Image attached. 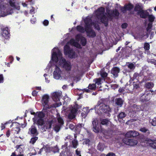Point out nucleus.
Returning <instances> with one entry per match:
<instances>
[{
  "label": "nucleus",
  "instance_id": "nucleus-57",
  "mask_svg": "<svg viewBox=\"0 0 156 156\" xmlns=\"http://www.w3.org/2000/svg\"><path fill=\"white\" fill-rule=\"evenodd\" d=\"M101 75L102 78H104L107 77L108 74L106 73L103 72L101 73Z\"/></svg>",
  "mask_w": 156,
  "mask_h": 156
},
{
  "label": "nucleus",
  "instance_id": "nucleus-10",
  "mask_svg": "<svg viewBox=\"0 0 156 156\" xmlns=\"http://www.w3.org/2000/svg\"><path fill=\"white\" fill-rule=\"evenodd\" d=\"M61 73L62 71L56 65L55 69L53 72L54 78L56 79H59L61 77Z\"/></svg>",
  "mask_w": 156,
  "mask_h": 156
},
{
  "label": "nucleus",
  "instance_id": "nucleus-52",
  "mask_svg": "<svg viewBox=\"0 0 156 156\" xmlns=\"http://www.w3.org/2000/svg\"><path fill=\"white\" fill-rule=\"evenodd\" d=\"M97 151V150L94 148H91L89 149V152L90 154H93V153Z\"/></svg>",
  "mask_w": 156,
  "mask_h": 156
},
{
  "label": "nucleus",
  "instance_id": "nucleus-39",
  "mask_svg": "<svg viewBox=\"0 0 156 156\" xmlns=\"http://www.w3.org/2000/svg\"><path fill=\"white\" fill-rule=\"evenodd\" d=\"M152 23H149L147 25V27L146 28L148 34H150L151 31V28L152 27Z\"/></svg>",
  "mask_w": 156,
  "mask_h": 156
},
{
  "label": "nucleus",
  "instance_id": "nucleus-62",
  "mask_svg": "<svg viewBox=\"0 0 156 156\" xmlns=\"http://www.w3.org/2000/svg\"><path fill=\"white\" fill-rule=\"evenodd\" d=\"M119 87V85L117 84H114L111 85V87L114 90L117 88Z\"/></svg>",
  "mask_w": 156,
  "mask_h": 156
},
{
  "label": "nucleus",
  "instance_id": "nucleus-63",
  "mask_svg": "<svg viewBox=\"0 0 156 156\" xmlns=\"http://www.w3.org/2000/svg\"><path fill=\"white\" fill-rule=\"evenodd\" d=\"M9 3L10 5L11 6L13 7H14V6H15V2H13L11 0H10L9 1Z\"/></svg>",
  "mask_w": 156,
  "mask_h": 156
},
{
  "label": "nucleus",
  "instance_id": "nucleus-35",
  "mask_svg": "<svg viewBox=\"0 0 156 156\" xmlns=\"http://www.w3.org/2000/svg\"><path fill=\"white\" fill-rule=\"evenodd\" d=\"M93 25L94 28L95 29H96L98 31L100 30V26L97 21H95L92 23V25Z\"/></svg>",
  "mask_w": 156,
  "mask_h": 156
},
{
  "label": "nucleus",
  "instance_id": "nucleus-46",
  "mask_svg": "<svg viewBox=\"0 0 156 156\" xmlns=\"http://www.w3.org/2000/svg\"><path fill=\"white\" fill-rule=\"evenodd\" d=\"M147 62L149 63L154 65H156V60L154 59L147 58Z\"/></svg>",
  "mask_w": 156,
  "mask_h": 156
},
{
  "label": "nucleus",
  "instance_id": "nucleus-41",
  "mask_svg": "<svg viewBox=\"0 0 156 156\" xmlns=\"http://www.w3.org/2000/svg\"><path fill=\"white\" fill-rule=\"evenodd\" d=\"M80 42L83 46H85L86 44V39L85 38V37H82L80 39Z\"/></svg>",
  "mask_w": 156,
  "mask_h": 156
},
{
  "label": "nucleus",
  "instance_id": "nucleus-27",
  "mask_svg": "<svg viewBox=\"0 0 156 156\" xmlns=\"http://www.w3.org/2000/svg\"><path fill=\"white\" fill-rule=\"evenodd\" d=\"M54 121L52 119L48 120L46 123V125L44 126V127L47 129H50Z\"/></svg>",
  "mask_w": 156,
  "mask_h": 156
},
{
  "label": "nucleus",
  "instance_id": "nucleus-14",
  "mask_svg": "<svg viewBox=\"0 0 156 156\" xmlns=\"http://www.w3.org/2000/svg\"><path fill=\"white\" fill-rule=\"evenodd\" d=\"M85 23V29L91 27L92 25V20L91 18L89 17H87L84 20Z\"/></svg>",
  "mask_w": 156,
  "mask_h": 156
},
{
  "label": "nucleus",
  "instance_id": "nucleus-17",
  "mask_svg": "<svg viewBox=\"0 0 156 156\" xmlns=\"http://www.w3.org/2000/svg\"><path fill=\"white\" fill-rule=\"evenodd\" d=\"M61 95L62 93L59 92H55L53 93L52 94L53 100L56 102L59 101Z\"/></svg>",
  "mask_w": 156,
  "mask_h": 156
},
{
  "label": "nucleus",
  "instance_id": "nucleus-26",
  "mask_svg": "<svg viewBox=\"0 0 156 156\" xmlns=\"http://www.w3.org/2000/svg\"><path fill=\"white\" fill-rule=\"evenodd\" d=\"M105 12V8L102 7H100L98 8L97 11V13L96 15L97 16L100 17L103 14H104Z\"/></svg>",
  "mask_w": 156,
  "mask_h": 156
},
{
  "label": "nucleus",
  "instance_id": "nucleus-33",
  "mask_svg": "<svg viewBox=\"0 0 156 156\" xmlns=\"http://www.w3.org/2000/svg\"><path fill=\"white\" fill-rule=\"evenodd\" d=\"M69 42L71 44L73 45L75 47L78 48L79 47L80 48H81L80 45L79 43L77 42H76L73 39H71L70 41Z\"/></svg>",
  "mask_w": 156,
  "mask_h": 156
},
{
  "label": "nucleus",
  "instance_id": "nucleus-61",
  "mask_svg": "<svg viewBox=\"0 0 156 156\" xmlns=\"http://www.w3.org/2000/svg\"><path fill=\"white\" fill-rule=\"evenodd\" d=\"M82 37L80 35H77L76 37V40L77 41H79L80 40V39Z\"/></svg>",
  "mask_w": 156,
  "mask_h": 156
},
{
  "label": "nucleus",
  "instance_id": "nucleus-1",
  "mask_svg": "<svg viewBox=\"0 0 156 156\" xmlns=\"http://www.w3.org/2000/svg\"><path fill=\"white\" fill-rule=\"evenodd\" d=\"M98 107H99L98 111V113L101 114H108V115H110L109 113L111 112V110L108 105L99 101L97 105L95 106L94 109H96Z\"/></svg>",
  "mask_w": 156,
  "mask_h": 156
},
{
  "label": "nucleus",
  "instance_id": "nucleus-23",
  "mask_svg": "<svg viewBox=\"0 0 156 156\" xmlns=\"http://www.w3.org/2000/svg\"><path fill=\"white\" fill-rule=\"evenodd\" d=\"M133 90L134 92L137 93V91L140 89L139 85V82L137 80L136 82H133Z\"/></svg>",
  "mask_w": 156,
  "mask_h": 156
},
{
  "label": "nucleus",
  "instance_id": "nucleus-49",
  "mask_svg": "<svg viewBox=\"0 0 156 156\" xmlns=\"http://www.w3.org/2000/svg\"><path fill=\"white\" fill-rule=\"evenodd\" d=\"M83 126L82 124H78L76 125L75 129L76 130H80Z\"/></svg>",
  "mask_w": 156,
  "mask_h": 156
},
{
  "label": "nucleus",
  "instance_id": "nucleus-24",
  "mask_svg": "<svg viewBox=\"0 0 156 156\" xmlns=\"http://www.w3.org/2000/svg\"><path fill=\"white\" fill-rule=\"evenodd\" d=\"M120 69L118 67H114L112 69L111 73L115 77L118 76V73L119 72Z\"/></svg>",
  "mask_w": 156,
  "mask_h": 156
},
{
  "label": "nucleus",
  "instance_id": "nucleus-12",
  "mask_svg": "<svg viewBox=\"0 0 156 156\" xmlns=\"http://www.w3.org/2000/svg\"><path fill=\"white\" fill-rule=\"evenodd\" d=\"M133 5L130 3H129L127 4H125L124 6L121 7V10L124 13V11L131 10L133 9Z\"/></svg>",
  "mask_w": 156,
  "mask_h": 156
},
{
  "label": "nucleus",
  "instance_id": "nucleus-22",
  "mask_svg": "<svg viewBox=\"0 0 156 156\" xmlns=\"http://www.w3.org/2000/svg\"><path fill=\"white\" fill-rule=\"evenodd\" d=\"M47 112V111H46L45 112H44V111H43L42 110V111L41 112H37L36 113V115L35 116V117H34V118L44 119L45 115V113Z\"/></svg>",
  "mask_w": 156,
  "mask_h": 156
},
{
  "label": "nucleus",
  "instance_id": "nucleus-44",
  "mask_svg": "<svg viewBox=\"0 0 156 156\" xmlns=\"http://www.w3.org/2000/svg\"><path fill=\"white\" fill-rule=\"evenodd\" d=\"M101 121V123L102 125H107L109 121L108 119H100Z\"/></svg>",
  "mask_w": 156,
  "mask_h": 156
},
{
  "label": "nucleus",
  "instance_id": "nucleus-34",
  "mask_svg": "<svg viewBox=\"0 0 156 156\" xmlns=\"http://www.w3.org/2000/svg\"><path fill=\"white\" fill-rule=\"evenodd\" d=\"M78 105L77 104H76L75 106L72 107L70 113L76 115L78 111Z\"/></svg>",
  "mask_w": 156,
  "mask_h": 156
},
{
  "label": "nucleus",
  "instance_id": "nucleus-60",
  "mask_svg": "<svg viewBox=\"0 0 156 156\" xmlns=\"http://www.w3.org/2000/svg\"><path fill=\"white\" fill-rule=\"evenodd\" d=\"M129 86V87L127 88L128 90L130 92H134L133 88L132 87V85H130V84Z\"/></svg>",
  "mask_w": 156,
  "mask_h": 156
},
{
  "label": "nucleus",
  "instance_id": "nucleus-48",
  "mask_svg": "<svg viewBox=\"0 0 156 156\" xmlns=\"http://www.w3.org/2000/svg\"><path fill=\"white\" fill-rule=\"evenodd\" d=\"M150 45L148 43L145 42L144 44V48L145 50H148L150 49Z\"/></svg>",
  "mask_w": 156,
  "mask_h": 156
},
{
  "label": "nucleus",
  "instance_id": "nucleus-56",
  "mask_svg": "<svg viewBox=\"0 0 156 156\" xmlns=\"http://www.w3.org/2000/svg\"><path fill=\"white\" fill-rule=\"evenodd\" d=\"M151 146L154 149H156V142H154L150 144Z\"/></svg>",
  "mask_w": 156,
  "mask_h": 156
},
{
  "label": "nucleus",
  "instance_id": "nucleus-4",
  "mask_svg": "<svg viewBox=\"0 0 156 156\" xmlns=\"http://www.w3.org/2000/svg\"><path fill=\"white\" fill-rule=\"evenodd\" d=\"M64 53L65 55H68L70 58H73L75 57V52L67 44L64 47Z\"/></svg>",
  "mask_w": 156,
  "mask_h": 156
},
{
  "label": "nucleus",
  "instance_id": "nucleus-53",
  "mask_svg": "<svg viewBox=\"0 0 156 156\" xmlns=\"http://www.w3.org/2000/svg\"><path fill=\"white\" fill-rule=\"evenodd\" d=\"M20 130V129L19 126H17L15 128V133L16 134H18Z\"/></svg>",
  "mask_w": 156,
  "mask_h": 156
},
{
  "label": "nucleus",
  "instance_id": "nucleus-18",
  "mask_svg": "<svg viewBox=\"0 0 156 156\" xmlns=\"http://www.w3.org/2000/svg\"><path fill=\"white\" fill-rule=\"evenodd\" d=\"M92 125L93 131L96 133H98L99 132L100 128L97 120L94 119L92 121Z\"/></svg>",
  "mask_w": 156,
  "mask_h": 156
},
{
  "label": "nucleus",
  "instance_id": "nucleus-16",
  "mask_svg": "<svg viewBox=\"0 0 156 156\" xmlns=\"http://www.w3.org/2000/svg\"><path fill=\"white\" fill-rule=\"evenodd\" d=\"M139 135V133L135 131L130 130L127 132L126 134V136L127 137H134Z\"/></svg>",
  "mask_w": 156,
  "mask_h": 156
},
{
  "label": "nucleus",
  "instance_id": "nucleus-20",
  "mask_svg": "<svg viewBox=\"0 0 156 156\" xmlns=\"http://www.w3.org/2000/svg\"><path fill=\"white\" fill-rule=\"evenodd\" d=\"M100 17L101 22L104 24L105 27H107L108 24V18L104 14H103Z\"/></svg>",
  "mask_w": 156,
  "mask_h": 156
},
{
  "label": "nucleus",
  "instance_id": "nucleus-8",
  "mask_svg": "<svg viewBox=\"0 0 156 156\" xmlns=\"http://www.w3.org/2000/svg\"><path fill=\"white\" fill-rule=\"evenodd\" d=\"M123 142L125 144L130 146H133L137 144V140H135L130 139L126 138L122 139Z\"/></svg>",
  "mask_w": 156,
  "mask_h": 156
},
{
  "label": "nucleus",
  "instance_id": "nucleus-45",
  "mask_svg": "<svg viewBox=\"0 0 156 156\" xmlns=\"http://www.w3.org/2000/svg\"><path fill=\"white\" fill-rule=\"evenodd\" d=\"M62 126L61 125H56L54 127V129L55 131L56 132H58L61 129Z\"/></svg>",
  "mask_w": 156,
  "mask_h": 156
},
{
  "label": "nucleus",
  "instance_id": "nucleus-47",
  "mask_svg": "<svg viewBox=\"0 0 156 156\" xmlns=\"http://www.w3.org/2000/svg\"><path fill=\"white\" fill-rule=\"evenodd\" d=\"M128 68L131 70H133L135 68V66L134 64L132 63H129L127 65Z\"/></svg>",
  "mask_w": 156,
  "mask_h": 156
},
{
  "label": "nucleus",
  "instance_id": "nucleus-32",
  "mask_svg": "<svg viewBox=\"0 0 156 156\" xmlns=\"http://www.w3.org/2000/svg\"><path fill=\"white\" fill-rule=\"evenodd\" d=\"M37 136L34 135L32 136V137L31 138L29 141L30 143L31 144L34 145L36 141L38 139Z\"/></svg>",
  "mask_w": 156,
  "mask_h": 156
},
{
  "label": "nucleus",
  "instance_id": "nucleus-31",
  "mask_svg": "<svg viewBox=\"0 0 156 156\" xmlns=\"http://www.w3.org/2000/svg\"><path fill=\"white\" fill-rule=\"evenodd\" d=\"M105 147V146L104 144L100 142L99 143L97 146V149L101 152L104 151Z\"/></svg>",
  "mask_w": 156,
  "mask_h": 156
},
{
  "label": "nucleus",
  "instance_id": "nucleus-6",
  "mask_svg": "<svg viewBox=\"0 0 156 156\" xmlns=\"http://www.w3.org/2000/svg\"><path fill=\"white\" fill-rule=\"evenodd\" d=\"M59 62L62 66L67 71H71L72 66L70 62L66 61L64 58H62Z\"/></svg>",
  "mask_w": 156,
  "mask_h": 156
},
{
  "label": "nucleus",
  "instance_id": "nucleus-30",
  "mask_svg": "<svg viewBox=\"0 0 156 156\" xmlns=\"http://www.w3.org/2000/svg\"><path fill=\"white\" fill-rule=\"evenodd\" d=\"M8 28H5L4 29L2 32V35L4 37H8L9 35V32L8 31Z\"/></svg>",
  "mask_w": 156,
  "mask_h": 156
},
{
  "label": "nucleus",
  "instance_id": "nucleus-28",
  "mask_svg": "<svg viewBox=\"0 0 156 156\" xmlns=\"http://www.w3.org/2000/svg\"><path fill=\"white\" fill-rule=\"evenodd\" d=\"M139 131L145 133L147 136H148L150 133L149 130L145 127H141L139 129Z\"/></svg>",
  "mask_w": 156,
  "mask_h": 156
},
{
  "label": "nucleus",
  "instance_id": "nucleus-54",
  "mask_svg": "<svg viewBox=\"0 0 156 156\" xmlns=\"http://www.w3.org/2000/svg\"><path fill=\"white\" fill-rule=\"evenodd\" d=\"M151 123L152 125L153 126H156V117L153 119Z\"/></svg>",
  "mask_w": 156,
  "mask_h": 156
},
{
  "label": "nucleus",
  "instance_id": "nucleus-13",
  "mask_svg": "<svg viewBox=\"0 0 156 156\" xmlns=\"http://www.w3.org/2000/svg\"><path fill=\"white\" fill-rule=\"evenodd\" d=\"M87 35L89 37H94L96 36V34L94 31L93 30L91 27L85 29Z\"/></svg>",
  "mask_w": 156,
  "mask_h": 156
},
{
  "label": "nucleus",
  "instance_id": "nucleus-36",
  "mask_svg": "<svg viewBox=\"0 0 156 156\" xmlns=\"http://www.w3.org/2000/svg\"><path fill=\"white\" fill-rule=\"evenodd\" d=\"M147 17L149 23H152L154 21L155 19V17L154 15L152 14H149V13Z\"/></svg>",
  "mask_w": 156,
  "mask_h": 156
},
{
  "label": "nucleus",
  "instance_id": "nucleus-43",
  "mask_svg": "<svg viewBox=\"0 0 156 156\" xmlns=\"http://www.w3.org/2000/svg\"><path fill=\"white\" fill-rule=\"evenodd\" d=\"M72 144L73 147L75 148H76L77 147L78 144V142L76 139H74L72 140Z\"/></svg>",
  "mask_w": 156,
  "mask_h": 156
},
{
  "label": "nucleus",
  "instance_id": "nucleus-25",
  "mask_svg": "<svg viewBox=\"0 0 156 156\" xmlns=\"http://www.w3.org/2000/svg\"><path fill=\"white\" fill-rule=\"evenodd\" d=\"M124 101L121 98H118L115 100V104L118 107H122L123 105Z\"/></svg>",
  "mask_w": 156,
  "mask_h": 156
},
{
  "label": "nucleus",
  "instance_id": "nucleus-29",
  "mask_svg": "<svg viewBox=\"0 0 156 156\" xmlns=\"http://www.w3.org/2000/svg\"><path fill=\"white\" fill-rule=\"evenodd\" d=\"M154 83L151 82H148L146 83L145 85V87L147 89H151L154 86Z\"/></svg>",
  "mask_w": 156,
  "mask_h": 156
},
{
  "label": "nucleus",
  "instance_id": "nucleus-9",
  "mask_svg": "<svg viewBox=\"0 0 156 156\" xmlns=\"http://www.w3.org/2000/svg\"><path fill=\"white\" fill-rule=\"evenodd\" d=\"M28 133L31 136H34V135L38 136L39 133L36 127L34 125H33L31 126L30 128H29Z\"/></svg>",
  "mask_w": 156,
  "mask_h": 156
},
{
  "label": "nucleus",
  "instance_id": "nucleus-55",
  "mask_svg": "<svg viewBox=\"0 0 156 156\" xmlns=\"http://www.w3.org/2000/svg\"><path fill=\"white\" fill-rule=\"evenodd\" d=\"M58 122L60 124V125H61V126L64 124V122L63 119L60 117L58 119Z\"/></svg>",
  "mask_w": 156,
  "mask_h": 156
},
{
  "label": "nucleus",
  "instance_id": "nucleus-7",
  "mask_svg": "<svg viewBox=\"0 0 156 156\" xmlns=\"http://www.w3.org/2000/svg\"><path fill=\"white\" fill-rule=\"evenodd\" d=\"M140 100L143 102L148 101L150 99L151 94L147 92H145L140 94Z\"/></svg>",
  "mask_w": 156,
  "mask_h": 156
},
{
  "label": "nucleus",
  "instance_id": "nucleus-59",
  "mask_svg": "<svg viewBox=\"0 0 156 156\" xmlns=\"http://www.w3.org/2000/svg\"><path fill=\"white\" fill-rule=\"evenodd\" d=\"M35 8L34 7L32 6V9L30 10V13L31 14H34L35 13Z\"/></svg>",
  "mask_w": 156,
  "mask_h": 156
},
{
  "label": "nucleus",
  "instance_id": "nucleus-5",
  "mask_svg": "<svg viewBox=\"0 0 156 156\" xmlns=\"http://www.w3.org/2000/svg\"><path fill=\"white\" fill-rule=\"evenodd\" d=\"M24 148L23 144L17 145L15 147V151L12 153L11 156H24L23 149Z\"/></svg>",
  "mask_w": 156,
  "mask_h": 156
},
{
  "label": "nucleus",
  "instance_id": "nucleus-40",
  "mask_svg": "<svg viewBox=\"0 0 156 156\" xmlns=\"http://www.w3.org/2000/svg\"><path fill=\"white\" fill-rule=\"evenodd\" d=\"M126 114L125 112H121L119 115H117V118L118 119H122L126 117Z\"/></svg>",
  "mask_w": 156,
  "mask_h": 156
},
{
  "label": "nucleus",
  "instance_id": "nucleus-51",
  "mask_svg": "<svg viewBox=\"0 0 156 156\" xmlns=\"http://www.w3.org/2000/svg\"><path fill=\"white\" fill-rule=\"evenodd\" d=\"M11 122H12V121H11V120H10L8 122H6L4 125H3L2 123V126H1L2 130H3L5 128V125H6L7 124H8V123H11Z\"/></svg>",
  "mask_w": 156,
  "mask_h": 156
},
{
  "label": "nucleus",
  "instance_id": "nucleus-37",
  "mask_svg": "<svg viewBox=\"0 0 156 156\" xmlns=\"http://www.w3.org/2000/svg\"><path fill=\"white\" fill-rule=\"evenodd\" d=\"M88 88L90 90H95L96 89V85L94 84V83L93 84L90 83L88 85Z\"/></svg>",
  "mask_w": 156,
  "mask_h": 156
},
{
  "label": "nucleus",
  "instance_id": "nucleus-42",
  "mask_svg": "<svg viewBox=\"0 0 156 156\" xmlns=\"http://www.w3.org/2000/svg\"><path fill=\"white\" fill-rule=\"evenodd\" d=\"M101 81V79L100 78H95L93 80V82H94L96 85L97 84L98 85H100Z\"/></svg>",
  "mask_w": 156,
  "mask_h": 156
},
{
  "label": "nucleus",
  "instance_id": "nucleus-21",
  "mask_svg": "<svg viewBox=\"0 0 156 156\" xmlns=\"http://www.w3.org/2000/svg\"><path fill=\"white\" fill-rule=\"evenodd\" d=\"M143 6L140 3H137L135 6L134 8V10L135 12H137V15L140 13V11L143 10Z\"/></svg>",
  "mask_w": 156,
  "mask_h": 156
},
{
  "label": "nucleus",
  "instance_id": "nucleus-15",
  "mask_svg": "<svg viewBox=\"0 0 156 156\" xmlns=\"http://www.w3.org/2000/svg\"><path fill=\"white\" fill-rule=\"evenodd\" d=\"M33 120L34 124H36L38 126H42L45 124L44 119L33 118Z\"/></svg>",
  "mask_w": 156,
  "mask_h": 156
},
{
  "label": "nucleus",
  "instance_id": "nucleus-19",
  "mask_svg": "<svg viewBox=\"0 0 156 156\" xmlns=\"http://www.w3.org/2000/svg\"><path fill=\"white\" fill-rule=\"evenodd\" d=\"M149 12L147 11V10H143L140 11V13L137 15L139 16L141 18L145 19L148 16Z\"/></svg>",
  "mask_w": 156,
  "mask_h": 156
},
{
  "label": "nucleus",
  "instance_id": "nucleus-11",
  "mask_svg": "<svg viewBox=\"0 0 156 156\" xmlns=\"http://www.w3.org/2000/svg\"><path fill=\"white\" fill-rule=\"evenodd\" d=\"M108 17L109 19L112 20L114 17H118L119 15L118 10L116 9L112 10L110 12H108Z\"/></svg>",
  "mask_w": 156,
  "mask_h": 156
},
{
  "label": "nucleus",
  "instance_id": "nucleus-50",
  "mask_svg": "<svg viewBox=\"0 0 156 156\" xmlns=\"http://www.w3.org/2000/svg\"><path fill=\"white\" fill-rule=\"evenodd\" d=\"M76 115L70 113L68 115V118L69 119H72L75 118Z\"/></svg>",
  "mask_w": 156,
  "mask_h": 156
},
{
  "label": "nucleus",
  "instance_id": "nucleus-38",
  "mask_svg": "<svg viewBox=\"0 0 156 156\" xmlns=\"http://www.w3.org/2000/svg\"><path fill=\"white\" fill-rule=\"evenodd\" d=\"M76 29L78 31L81 33H84L85 31V28H84L83 27L80 25L77 26L76 27Z\"/></svg>",
  "mask_w": 156,
  "mask_h": 156
},
{
  "label": "nucleus",
  "instance_id": "nucleus-58",
  "mask_svg": "<svg viewBox=\"0 0 156 156\" xmlns=\"http://www.w3.org/2000/svg\"><path fill=\"white\" fill-rule=\"evenodd\" d=\"M90 142V141L89 139H86L84 140V141L83 142V144H89Z\"/></svg>",
  "mask_w": 156,
  "mask_h": 156
},
{
  "label": "nucleus",
  "instance_id": "nucleus-2",
  "mask_svg": "<svg viewBox=\"0 0 156 156\" xmlns=\"http://www.w3.org/2000/svg\"><path fill=\"white\" fill-rule=\"evenodd\" d=\"M52 50L55 51H53L51 55V60L52 61L57 62L59 58H63L61 51L58 48H54Z\"/></svg>",
  "mask_w": 156,
  "mask_h": 156
},
{
  "label": "nucleus",
  "instance_id": "nucleus-3",
  "mask_svg": "<svg viewBox=\"0 0 156 156\" xmlns=\"http://www.w3.org/2000/svg\"><path fill=\"white\" fill-rule=\"evenodd\" d=\"M49 96L47 94L44 95L42 99V103L44 106L43 111H44L45 112L49 109L52 108L53 107L51 105H49L48 104Z\"/></svg>",
  "mask_w": 156,
  "mask_h": 156
},
{
  "label": "nucleus",
  "instance_id": "nucleus-64",
  "mask_svg": "<svg viewBox=\"0 0 156 156\" xmlns=\"http://www.w3.org/2000/svg\"><path fill=\"white\" fill-rule=\"evenodd\" d=\"M43 24L45 26H47L49 24V21L48 20H45L43 22Z\"/></svg>",
  "mask_w": 156,
  "mask_h": 156
}]
</instances>
